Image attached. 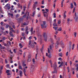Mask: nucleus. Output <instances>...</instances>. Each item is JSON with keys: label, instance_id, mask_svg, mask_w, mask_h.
Instances as JSON below:
<instances>
[{"label": "nucleus", "instance_id": "f257e3e1", "mask_svg": "<svg viewBox=\"0 0 78 78\" xmlns=\"http://www.w3.org/2000/svg\"><path fill=\"white\" fill-rule=\"evenodd\" d=\"M53 67L54 69V72H53V73H57V70H56V63H55L53 64Z\"/></svg>", "mask_w": 78, "mask_h": 78}, {"label": "nucleus", "instance_id": "f03ea898", "mask_svg": "<svg viewBox=\"0 0 78 78\" xmlns=\"http://www.w3.org/2000/svg\"><path fill=\"white\" fill-rule=\"evenodd\" d=\"M45 21L43 22V24H41V26L42 28H46L47 27V26H45Z\"/></svg>", "mask_w": 78, "mask_h": 78}, {"label": "nucleus", "instance_id": "7ed1b4c3", "mask_svg": "<svg viewBox=\"0 0 78 78\" xmlns=\"http://www.w3.org/2000/svg\"><path fill=\"white\" fill-rule=\"evenodd\" d=\"M51 47H53V46L50 45L49 46V48H50V50L49 48H48V53L49 54H50V53H51L50 51H51Z\"/></svg>", "mask_w": 78, "mask_h": 78}, {"label": "nucleus", "instance_id": "20e7f679", "mask_svg": "<svg viewBox=\"0 0 78 78\" xmlns=\"http://www.w3.org/2000/svg\"><path fill=\"white\" fill-rule=\"evenodd\" d=\"M37 2H34L33 6V9H34V10H35V9H36V4H37Z\"/></svg>", "mask_w": 78, "mask_h": 78}, {"label": "nucleus", "instance_id": "39448f33", "mask_svg": "<svg viewBox=\"0 0 78 78\" xmlns=\"http://www.w3.org/2000/svg\"><path fill=\"white\" fill-rule=\"evenodd\" d=\"M27 68H28L27 66H26L25 67H24L23 68V72L24 73V75L26 76H27V75H26V74H25V73L26 72V69H27Z\"/></svg>", "mask_w": 78, "mask_h": 78}, {"label": "nucleus", "instance_id": "423d86ee", "mask_svg": "<svg viewBox=\"0 0 78 78\" xmlns=\"http://www.w3.org/2000/svg\"><path fill=\"white\" fill-rule=\"evenodd\" d=\"M43 13L44 14V17L47 18L48 16V15H47V12H43Z\"/></svg>", "mask_w": 78, "mask_h": 78}, {"label": "nucleus", "instance_id": "0eeeda50", "mask_svg": "<svg viewBox=\"0 0 78 78\" xmlns=\"http://www.w3.org/2000/svg\"><path fill=\"white\" fill-rule=\"evenodd\" d=\"M9 4H7L5 6L4 8L5 9H7V7L8 8V9H10V6H9Z\"/></svg>", "mask_w": 78, "mask_h": 78}, {"label": "nucleus", "instance_id": "6e6552de", "mask_svg": "<svg viewBox=\"0 0 78 78\" xmlns=\"http://www.w3.org/2000/svg\"><path fill=\"white\" fill-rule=\"evenodd\" d=\"M44 40L45 41H47V35H45V33H44Z\"/></svg>", "mask_w": 78, "mask_h": 78}, {"label": "nucleus", "instance_id": "1a4fd4ad", "mask_svg": "<svg viewBox=\"0 0 78 78\" xmlns=\"http://www.w3.org/2000/svg\"><path fill=\"white\" fill-rule=\"evenodd\" d=\"M59 44V43H58V41H57L55 45V47L56 48L58 47V45Z\"/></svg>", "mask_w": 78, "mask_h": 78}, {"label": "nucleus", "instance_id": "9d476101", "mask_svg": "<svg viewBox=\"0 0 78 78\" xmlns=\"http://www.w3.org/2000/svg\"><path fill=\"white\" fill-rule=\"evenodd\" d=\"M9 30H10L11 31H12V32H13V33H16V31H15V30H13L12 29V28H11V27H9Z\"/></svg>", "mask_w": 78, "mask_h": 78}, {"label": "nucleus", "instance_id": "9b49d317", "mask_svg": "<svg viewBox=\"0 0 78 78\" xmlns=\"http://www.w3.org/2000/svg\"><path fill=\"white\" fill-rule=\"evenodd\" d=\"M20 76L21 77L22 76V70H20Z\"/></svg>", "mask_w": 78, "mask_h": 78}, {"label": "nucleus", "instance_id": "f8f14e48", "mask_svg": "<svg viewBox=\"0 0 78 78\" xmlns=\"http://www.w3.org/2000/svg\"><path fill=\"white\" fill-rule=\"evenodd\" d=\"M9 34L11 36H12V37H13L14 35H13V34H12V32H11V31H10Z\"/></svg>", "mask_w": 78, "mask_h": 78}, {"label": "nucleus", "instance_id": "ddd939ff", "mask_svg": "<svg viewBox=\"0 0 78 78\" xmlns=\"http://www.w3.org/2000/svg\"><path fill=\"white\" fill-rule=\"evenodd\" d=\"M8 15H9V16H11V17H12V18H13V14H10L9 13H8Z\"/></svg>", "mask_w": 78, "mask_h": 78}, {"label": "nucleus", "instance_id": "4468645a", "mask_svg": "<svg viewBox=\"0 0 78 78\" xmlns=\"http://www.w3.org/2000/svg\"><path fill=\"white\" fill-rule=\"evenodd\" d=\"M58 31H62V27H60L58 29Z\"/></svg>", "mask_w": 78, "mask_h": 78}, {"label": "nucleus", "instance_id": "2eb2a0df", "mask_svg": "<svg viewBox=\"0 0 78 78\" xmlns=\"http://www.w3.org/2000/svg\"><path fill=\"white\" fill-rule=\"evenodd\" d=\"M49 62L50 64V65L51 67H53V66L52 65V62L51 60H50L49 61Z\"/></svg>", "mask_w": 78, "mask_h": 78}, {"label": "nucleus", "instance_id": "dca6fc26", "mask_svg": "<svg viewBox=\"0 0 78 78\" xmlns=\"http://www.w3.org/2000/svg\"><path fill=\"white\" fill-rule=\"evenodd\" d=\"M19 69H20L21 70H22V69H23V68H22V66H21L20 65H19Z\"/></svg>", "mask_w": 78, "mask_h": 78}, {"label": "nucleus", "instance_id": "f3484780", "mask_svg": "<svg viewBox=\"0 0 78 78\" xmlns=\"http://www.w3.org/2000/svg\"><path fill=\"white\" fill-rule=\"evenodd\" d=\"M66 12H65L64 13L63 17H64V19H66Z\"/></svg>", "mask_w": 78, "mask_h": 78}, {"label": "nucleus", "instance_id": "a211bd4d", "mask_svg": "<svg viewBox=\"0 0 78 78\" xmlns=\"http://www.w3.org/2000/svg\"><path fill=\"white\" fill-rule=\"evenodd\" d=\"M33 28H31V30H30V31H31V35H32V34H33Z\"/></svg>", "mask_w": 78, "mask_h": 78}, {"label": "nucleus", "instance_id": "6ab92c4d", "mask_svg": "<svg viewBox=\"0 0 78 78\" xmlns=\"http://www.w3.org/2000/svg\"><path fill=\"white\" fill-rule=\"evenodd\" d=\"M63 66V62H61V64L60 65V66H59V67H60L61 66Z\"/></svg>", "mask_w": 78, "mask_h": 78}, {"label": "nucleus", "instance_id": "aec40b11", "mask_svg": "<svg viewBox=\"0 0 78 78\" xmlns=\"http://www.w3.org/2000/svg\"><path fill=\"white\" fill-rule=\"evenodd\" d=\"M53 26H54V27H57V24H56V23H54L53 24Z\"/></svg>", "mask_w": 78, "mask_h": 78}, {"label": "nucleus", "instance_id": "412c9836", "mask_svg": "<svg viewBox=\"0 0 78 78\" xmlns=\"http://www.w3.org/2000/svg\"><path fill=\"white\" fill-rule=\"evenodd\" d=\"M48 58H51V54L48 55Z\"/></svg>", "mask_w": 78, "mask_h": 78}, {"label": "nucleus", "instance_id": "4be33fe9", "mask_svg": "<svg viewBox=\"0 0 78 78\" xmlns=\"http://www.w3.org/2000/svg\"><path fill=\"white\" fill-rule=\"evenodd\" d=\"M19 46H20V48H22L23 46L22 45V44H21V43H20L19 44Z\"/></svg>", "mask_w": 78, "mask_h": 78}, {"label": "nucleus", "instance_id": "5701e85b", "mask_svg": "<svg viewBox=\"0 0 78 78\" xmlns=\"http://www.w3.org/2000/svg\"><path fill=\"white\" fill-rule=\"evenodd\" d=\"M73 8V3H71V8Z\"/></svg>", "mask_w": 78, "mask_h": 78}, {"label": "nucleus", "instance_id": "b1692460", "mask_svg": "<svg viewBox=\"0 0 78 78\" xmlns=\"http://www.w3.org/2000/svg\"><path fill=\"white\" fill-rule=\"evenodd\" d=\"M28 27H27L26 28L25 31H28Z\"/></svg>", "mask_w": 78, "mask_h": 78}, {"label": "nucleus", "instance_id": "393cba45", "mask_svg": "<svg viewBox=\"0 0 78 78\" xmlns=\"http://www.w3.org/2000/svg\"><path fill=\"white\" fill-rule=\"evenodd\" d=\"M61 23V21L60 20H58V24H59Z\"/></svg>", "mask_w": 78, "mask_h": 78}, {"label": "nucleus", "instance_id": "a878e982", "mask_svg": "<svg viewBox=\"0 0 78 78\" xmlns=\"http://www.w3.org/2000/svg\"><path fill=\"white\" fill-rule=\"evenodd\" d=\"M53 28L55 30H56L58 29V27H53Z\"/></svg>", "mask_w": 78, "mask_h": 78}, {"label": "nucleus", "instance_id": "bb28decb", "mask_svg": "<svg viewBox=\"0 0 78 78\" xmlns=\"http://www.w3.org/2000/svg\"><path fill=\"white\" fill-rule=\"evenodd\" d=\"M32 48H34V43H33V42L32 44Z\"/></svg>", "mask_w": 78, "mask_h": 78}, {"label": "nucleus", "instance_id": "cd10ccee", "mask_svg": "<svg viewBox=\"0 0 78 78\" xmlns=\"http://www.w3.org/2000/svg\"><path fill=\"white\" fill-rule=\"evenodd\" d=\"M74 47H75V44H73L72 46V50H74Z\"/></svg>", "mask_w": 78, "mask_h": 78}, {"label": "nucleus", "instance_id": "c85d7f7f", "mask_svg": "<svg viewBox=\"0 0 78 78\" xmlns=\"http://www.w3.org/2000/svg\"><path fill=\"white\" fill-rule=\"evenodd\" d=\"M53 17L54 18H55L56 17V13H53Z\"/></svg>", "mask_w": 78, "mask_h": 78}, {"label": "nucleus", "instance_id": "c756f323", "mask_svg": "<svg viewBox=\"0 0 78 78\" xmlns=\"http://www.w3.org/2000/svg\"><path fill=\"white\" fill-rule=\"evenodd\" d=\"M2 57L3 58H5V57H6V55L5 54L2 55Z\"/></svg>", "mask_w": 78, "mask_h": 78}, {"label": "nucleus", "instance_id": "7c9ffc66", "mask_svg": "<svg viewBox=\"0 0 78 78\" xmlns=\"http://www.w3.org/2000/svg\"><path fill=\"white\" fill-rule=\"evenodd\" d=\"M5 0H1V3H5Z\"/></svg>", "mask_w": 78, "mask_h": 78}, {"label": "nucleus", "instance_id": "2f4dec72", "mask_svg": "<svg viewBox=\"0 0 78 78\" xmlns=\"http://www.w3.org/2000/svg\"><path fill=\"white\" fill-rule=\"evenodd\" d=\"M28 62H30L31 61V58H28L27 59Z\"/></svg>", "mask_w": 78, "mask_h": 78}, {"label": "nucleus", "instance_id": "473e14b6", "mask_svg": "<svg viewBox=\"0 0 78 78\" xmlns=\"http://www.w3.org/2000/svg\"><path fill=\"white\" fill-rule=\"evenodd\" d=\"M31 57V56L30 55H29V56H28V58L30 59Z\"/></svg>", "mask_w": 78, "mask_h": 78}, {"label": "nucleus", "instance_id": "72a5a7b5", "mask_svg": "<svg viewBox=\"0 0 78 78\" xmlns=\"http://www.w3.org/2000/svg\"><path fill=\"white\" fill-rule=\"evenodd\" d=\"M41 4L42 5H44V0H43L42 1Z\"/></svg>", "mask_w": 78, "mask_h": 78}, {"label": "nucleus", "instance_id": "f704fd0d", "mask_svg": "<svg viewBox=\"0 0 78 78\" xmlns=\"http://www.w3.org/2000/svg\"><path fill=\"white\" fill-rule=\"evenodd\" d=\"M26 8H27L26 6H24L23 7V11H25Z\"/></svg>", "mask_w": 78, "mask_h": 78}, {"label": "nucleus", "instance_id": "c9c22d12", "mask_svg": "<svg viewBox=\"0 0 78 78\" xmlns=\"http://www.w3.org/2000/svg\"><path fill=\"white\" fill-rule=\"evenodd\" d=\"M23 58H25V52L23 54Z\"/></svg>", "mask_w": 78, "mask_h": 78}, {"label": "nucleus", "instance_id": "e433bc0d", "mask_svg": "<svg viewBox=\"0 0 78 78\" xmlns=\"http://www.w3.org/2000/svg\"><path fill=\"white\" fill-rule=\"evenodd\" d=\"M33 62L34 63V64L35 63V61L34 60V59H33Z\"/></svg>", "mask_w": 78, "mask_h": 78}, {"label": "nucleus", "instance_id": "4c0bfd02", "mask_svg": "<svg viewBox=\"0 0 78 78\" xmlns=\"http://www.w3.org/2000/svg\"><path fill=\"white\" fill-rule=\"evenodd\" d=\"M6 67H7V68H9V65L7 64L6 65Z\"/></svg>", "mask_w": 78, "mask_h": 78}, {"label": "nucleus", "instance_id": "58836bf2", "mask_svg": "<svg viewBox=\"0 0 78 78\" xmlns=\"http://www.w3.org/2000/svg\"><path fill=\"white\" fill-rule=\"evenodd\" d=\"M75 8H74L73 9V13H74V12H75Z\"/></svg>", "mask_w": 78, "mask_h": 78}, {"label": "nucleus", "instance_id": "ea45409f", "mask_svg": "<svg viewBox=\"0 0 78 78\" xmlns=\"http://www.w3.org/2000/svg\"><path fill=\"white\" fill-rule=\"evenodd\" d=\"M35 15V12H34L33 13L32 16L33 17H34Z\"/></svg>", "mask_w": 78, "mask_h": 78}, {"label": "nucleus", "instance_id": "a19ab883", "mask_svg": "<svg viewBox=\"0 0 78 78\" xmlns=\"http://www.w3.org/2000/svg\"><path fill=\"white\" fill-rule=\"evenodd\" d=\"M23 25H28V24H27L26 23H24L23 24Z\"/></svg>", "mask_w": 78, "mask_h": 78}, {"label": "nucleus", "instance_id": "79ce46f5", "mask_svg": "<svg viewBox=\"0 0 78 78\" xmlns=\"http://www.w3.org/2000/svg\"><path fill=\"white\" fill-rule=\"evenodd\" d=\"M31 41H30L29 42V45H31Z\"/></svg>", "mask_w": 78, "mask_h": 78}, {"label": "nucleus", "instance_id": "37998d69", "mask_svg": "<svg viewBox=\"0 0 78 78\" xmlns=\"http://www.w3.org/2000/svg\"><path fill=\"white\" fill-rule=\"evenodd\" d=\"M73 3L74 6H76V3L75 2H74Z\"/></svg>", "mask_w": 78, "mask_h": 78}, {"label": "nucleus", "instance_id": "c03bdc74", "mask_svg": "<svg viewBox=\"0 0 78 78\" xmlns=\"http://www.w3.org/2000/svg\"><path fill=\"white\" fill-rule=\"evenodd\" d=\"M61 7H63V3L62 2L61 3Z\"/></svg>", "mask_w": 78, "mask_h": 78}, {"label": "nucleus", "instance_id": "a18cd8bd", "mask_svg": "<svg viewBox=\"0 0 78 78\" xmlns=\"http://www.w3.org/2000/svg\"><path fill=\"white\" fill-rule=\"evenodd\" d=\"M45 11H46V12H48V9H45Z\"/></svg>", "mask_w": 78, "mask_h": 78}, {"label": "nucleus", "instance_id": "49530a36", "mask_svg": "<svg viewBox=\"0 0 78 78\" xmlns=\"http://www.w3.org/2000/svg\"><path fill=\"white\" fill-rule=\"evenodd\" d=\"M32 39L31 36L29 38V40H31Z\"/></svg>", "mask_w": 78, "mask_h": 78}, {"label": "nucleus", "instance_id": "de8ad7c7", "mask_svg": "<svg viewBox=\"0 0 78 78\" xmlns=\"http://www.w3.org/2000/svg\"><path fill=\"white\" fill-rule=\"evenodd\" d=\"M13 51H14V53H16V49H14L13 50Z\"/></svg>", "mask_w": 78, "mask_h": 78}, {"label": "nucleus", "instance_id": "09e8293b", "mask_svg": "<svg viewBox=\"0 0 78 78\" xmlns=\"http://www.w3.org/2000/svg\"><path fill=\"white\" fill-rule=\"evenodd\" d=\"M8 44H9V45H11V42H10V41L8 42Z\"/></svg>", "mask_w": 78, "mask_h": 78}, {"label": "nucleus", "instance_id": "8fccbe9b", "mask_svg": "<svg viewBox=\"0 0 78 78\" xmlns=\"http://www.w3.org/2000/svg\"><path fill=\"white\" fill-rule=\"evenodd\" d=\"M2 70L0 69V74H2Z\"/></svg>", "mask_w": 78, "mask_h": 78}, {"label": "nucleus", "instance_id": "3c124183", "mask_svg": "<svg viewBox=\"0 0 78 78\" xmlns=\"http://www.w3.org/2000/svg\"><path fill=\"white\" fill-rule=\"evenodd\" d=\"M5 63H6V64H7V63H8V62H7V60H6V59H5Z\"/></svg>", "mask_w": 78, "mask_h": 78}, {"label": "nucleus", "instance_id": "603ef678", "mask_svg": "<svg viewBox=\"0 0 78 78\" xmlns=\"http://www.w3.org/2000/svg\"><path fill=\"white\" fill-rule=\"evenodd\" d=\"M76 32L74 33V36L75 37H76Z\"/></svg>", "mask_w": 78, "mask_h": 78}, {"label": "nucleus", "instance_id": "864d4df0", "mask_svg": "<svg viewBox=\"0 0 78 78\" xmlns=\"http://www.w3.org/2000/svg\"><path fill=\"white\" fill-rule=\"evenodd\" d=\"M58 31L55 30V34H58Z\"/></svg>", "mask_w": 78, "mask_h": 78}, {"label": "nucleus", "instance_id": "5fc2aeb1", "mask_svg": "<svg viewBox=\"0 0 78 78\" xmlns=\"http://www.w3.org/2000/svg\"><path fill=\"white\" fill-rule=\"evenodd\" d=\"M68 53H69V52H66V56H68Z\"/></svg>", "mask_w": 78, "mask_h": 78}, {"label": "nucleus", "instance_id": "6e6d98bb", "mask_svg": "<svg viewBox=\"0 0 78 78\" xmlns=\"http://www.w3.org/2000/svg\"><path fill=\"white\" fill-rule=\"evenodd\" d=\"M9 51H10V53H11V54H12V53H13V52H12L11 51V50H9Z\"/></svg>", "mask_w": 78, "mask_h": 78}, {"label": "nucleus", "instance_id": "4d7b16f0", "mask_svg": "<svg viewBox=\"0 0 78 78\" xmlns=\"http://www.w3.org/2000/svg\"><path fill=\"white\" fill-rule=\"evenodd\" d=\"M25 33H26L27 34H28V33H29V32H28V31H26Z\"/></svg>", "mask_w": 78, "mask_h": 78}, {"label": "nucleus", "instance_id": "13d9d810", "mask_svg": "<svg viewBox=\"0 0 78 78\" xmlns=\"http://www.w3.org/2000/svg\"><path fill=\"white\" fill-rule=\"evenodd\" d=\"M40 16H41V14H38V15L37 17H40Z\"/></svg>", "mask_w": 78, "mask_h": 78}, {"label": "nucleus", "instance_id": "bf43d9fd", "mask_svg": "<svg viewBox=\"0 0 78 78\" xmlns=\"http://www.w3.org/2000/svg\"><path fill=\"white\" fill-rule=\"evenodd\" d=\"M9 70H8L6 71V73H9Z\"/></svg>", "mask_w": 78, "mask_h": 78}, {"label": "nucleus", "instance_id": "052dcab7", "mask_svg": "<svg viewBox=\"0 0 78 78\" xmlns=\"http://www.w3.org/2000/svg\"><path fill=\"white\" fill-rule=\"evenodd\" d=\"M16 18L18 17H19V15H16Z\"/></svg>", "mask_w": 78, "mask_h": 78}, {"label": "nucleus", "instance_id": "680f3d73", "mask_svg": "<svg viewBox=\"0 0 78 78\" xmlns=\"http://www.w3.org/2000/svg\"><path fill=\"white\" fill-rule=\"evenodd\" d=\"M1 48H1V49H4L5 48V47L2 46Z\"/></svg>", "mask_w": 78, "mask_h": 78}, {"label": "nucleus", "instance_id": "e2e57ef3", "mask_svg": "<svg viewBox=\"0 0 78 78\" xmlns=\"http://www.w3.org/2000/svg\"><path fill=\"white\" fill-rule=\"evenodd\" d=\"M23 67H25V66H26V64H23Z\"/></svg>", "mask_w": 78, "mask_h": 78}, {"label": "nucleus", "instance_id": "0e129e2a", "mask_svg": "<svg viewBox=\"0 0 78 78\" xmlns=\"http://www.w3.org/2000/svg\"><path fill=\"white\" fill-rule=\"evenodd\" d=\"M34 37L35 39V40L36 41V40H37V38H36V37Z\"/></svg>", "mask_w": 78, "mask_h": 78}, {"label": "nucleus", "instance_id": "69168bd1", "mask_svg": "<svg viewBox=\"0 0 78 78\" xmlns=\"http://www.w3.org/2000/svg\"><path fill=\"white\" fill-rule=\"evenodd\" d=\"M14 5H17V3L16 2H13Z\"/></svg>", "mask_w": 78, "mask_h": 78}, {"label": "nucleus", "instance_id": "338daca9", "mask_svg": "<svg viewBox=\"0 0 78 78\" xmlns=\"http://www.w3.org/2000/svg\"><path fill=\"white\" fill-rule=\"evenodd\" d=\"M41 8H44V6L43 5H42L41 6Z\"/></svg>", "mask_w": 78, "mask_h": 78}, {"label": "nucleus", "instance_id": "774afa93", "mask_svg": "<svg viewBox=\"0 0 78 78\" xmlns=\"http://www.w3.org/2000/svg\"><path fill=\"white\" fill-rule=\"evenodd\" d=\"M3 69V66H2L1 67V70Z\"/></svg>", "mask_w": 78, "mask_h": 78}]
</instances>
